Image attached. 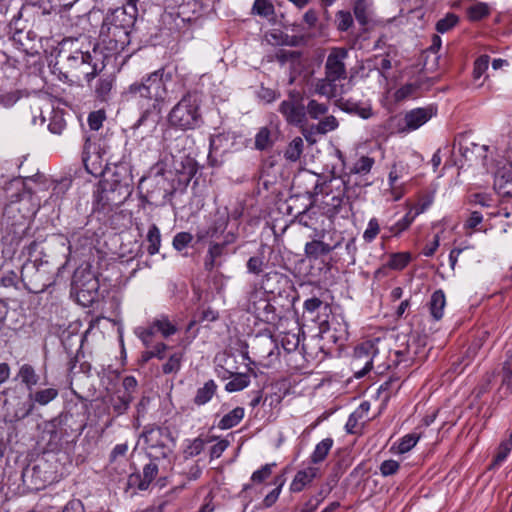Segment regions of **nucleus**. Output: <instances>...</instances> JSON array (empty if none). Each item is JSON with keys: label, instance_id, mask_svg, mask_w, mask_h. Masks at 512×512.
Here are the masks:
<instances>
[{"label": "nucleus", "instance_id": "obj_45", "mask_svg": "<svg viewBox=\"0 0 512 512\" xmlns=\"http://www.w3.org/2000/svg\"><path fill=\"white\" fill-rule=\"evenodd\" d=\"M271 145L270 131L267 128H262L256 134L255 146L259 150H264Z\"/></svg>", "mask_w": 512, "mask_h": 512}, {"label": "nucleus", "instance_id": "obj_42", "mask_svg": "<svg viewBox=\"0 0 512 512\" xmlns=\"http://www.w3.org/2000/svg\"><path fill=\"white\" fill-rule=\"evenodd\" d=\"M193 240V235L189 232H179L174 238L172 245L175 250L182 251L185 249Z\"/></svg>", "mask_w": 512, "mask_h": 512}, {"label": "nucleus", "instance_id": "obj_27", "mask_svg": "<svg viewBox=\"0 0 512 512\" xmlns=\"http://www.w3.org/2000/svg\"><path fill=\"white\" fill-rule=\"evenodd\" d=\"M136 336L142 341L145 347H150L153 343V337L158 334L154 328V320L147 326H140L135 329Z\"/></svg>", "mask_w": 512, "mask_h": 512}, {"label": "nucleus", "instance_id": "obj_1", "mask_svg": "<svg viewBox=\"0 0 512 512\" xmlns=\"http://www.w3.org/2000/svg\"><path fill=\"white\" fill-rule=\"evenodd\" d=\"M172 79V72L165 69L156 70L131 84L125 94L128 100L136 102L146 112L160 109L167 97L166 83Z\"/></svg>", "mask_w": 512, "mask_h": 512}, {"label": "nucleus", "instance_id": "obj_54", "mask_svg": "<svg viewBox=\"0 0 512 512\" xmlns=\"http://www.w3.org/2000/svg\"><path fill=\"white\" fill-rule=\"evenodd\" d=\"M405 167L401 164H393L388 175V184H398L397 181L404 175Z\"/></svg>", "mask_w": 512, "mask_h": 512}, {"label": "nucleus", "instance_id": "obj_60", "mask_svg": "<svg viewBox=\"0 0 512 512\" xmlns=\"http://www.w3.org/2000/svg\"><path fill=\"white\" fill-rule=\"evenodd\" d=\"M104 115L102 112H93L88 117V124L92 130H98L103 123Z\"/></svg>", "mask_w": 512, "mask_h": 512}, {"label": "nucleus", "instance_id": "obj_8", "mask_svg": "<svg viewBox=\"0 0 512 512\" xmlns=\"http://www.w3.org/2000/svg\"><path fill=\"white\" fill-rule=\"evenodd\" d=\"M217 362L219 366H222L224 373L223 378L230 377L225 385V390L228 392H237L245 389L250 384V378L247 374L236 373L234 364V358L231 355L222 354L217 356Z\"/></svg>", "mask_w": 512, "mask_h": 512}, {"label": "nucleus", "instance_id": "obj_16", "mask_svg": "<svg viewBox=\"0 0 512 512\" xmlns=\"http://www.w3.org/2000/svg\"><path fill=\"white\" fill-rule=\"evenodd\" d=\"M225 254V243L211 242L204 260L205 268L212 270L214 267L219 266V259Z\"/></svg>", "mask_w": 512, "mask_h": 512}, {"label": "nucleus", "instance_id": "obj_3", "mask_svg": "<svg viewBox=\"0 0 512 512\" xmlns=\"http://www.w3.org/2000/svg\"><path fill=\"white\" fill-rule=\"evenodd\" d=\"M133 16L124 8L109 12L102 23L100 37L111 45L112 49L122 50L130 42L129 35L133 26Z\"/></svg>", "mask_w": 512, "mask_h": 512}, {"label": "nucleus", "instance_id": "obj_7", "mask_svg": "<svg viewBox=\"0 0 512 512\" xmlns=\"http://www.w3.org/2000/svg\"><path fill=\"white\" fill-rule=\"evenodd\" d=\"M246 309L261 322L272 323L276 320L275 308L269 301L268 293L262 288L250 293Z\"/></svg>", "mask_w": 512, "mask_h": 512}, {"label": "nucleus", "instance_id": "obj_30", "mask_svg": "<svg viewBox=\"0 0 512 512\" xmlns=\"http://www.w3.org/2000/svg\"><path fill=\"white\" fill-rule=\"evenodd\" d=\"M58 395V391L54 388H46L35 393H29V398L39 405H47Z\"/></svg>", "mask_w": 512, "mask_h": 512}, {"label": "nucleus", "instance_id": "obj_49", "mask_svg": "<svg viewBox=\"0 0 512 512\" xmlns=\"http://www.w3.org/2000/svg\"><path fill=\"white\" fill-rule=\"evenodd\" d=\"M483 221V216L477 211L470 213L469 217L464 223V229L468 235H471L472 231Z\"/></svg>", "mask_w": 512, "mask_h": 512}, {"label": "nucleus", "instance_id": "obj_20", "mask_svg": "<svg viewBox=\"0 0 512 512\" xmlns=\"http://www.w3.org/2000/svg\"><path fill=\"white\" fill-rule=\"evenodd\" d=\"M245 415V410L242 407H236L229 413L225 414L218 422V428L221 430H227L235 427L240 423Z\"/></svg>", "mask_w": 512, "mask_h": 512}, {"label": "nucleus", "instance_id": "obj_28", "mask_svg": "<svg viewBox=\"0 0 512 512\" xmlns=\"http://www.w3.org/2000/svg\"><path fill=\"white\" fill-rule=\"evenodd\" d=\"M304 141L300 137L294 138L285 150L284 156L288 161L295 162L300 159L303 152Z\"/></svg>", "mask_w": 512, "mask_h": 512}, {"label": "nucleus", "instance_id": "obj_51", "mask_svg": "<svg viewBox=\"0 0 512 512\" xmlns=\"http://www.w3.org/2000/svg\"><path fill=\"white\" fill-rule=\"evenodd\" d=\"M345 110L354 112L363 119H368L372 116V109L369 105L351 104V106L344 107Z\"/></svg>", "mask_w": 512, "mask_h": 512}, {"label": "nucleus", "instance_id": "obj_23", "mask_svg": "<svg viewBox=\"0 0 512 512\" xmlns=\"http://www.w3.org/2000/svg\"><path fill=\"white\" fill-rule=\"evenodd\" d=\"M17 377L26 385L29 391H32L33 387L37 385L39 380V376L36 374L34 368L29 364H24L20 367Z\"/></svg>", "mask_w": 512, "mask_h": 512}, {"label": "nucleus", "instance_id": "obj_37", "mask_svg": "<svg viewBox=\"0 0 512 512\" xmlns=\"http://www.w3.org/2000/svg\"><path fill=\"white\" fill-rule=\"evenodd\" d=\"M459 21L458 16L453 13H448L444 18L440 19L436 24V30L439 33H446L457 25Z\"/></svg>", "mask_w": 512, "mask_h": 512}, {"label": "nucleus", "instance_id": "obj_36", "mask_svg": "<svg viewBox=\"0 0 512 512\" xmlns=\"http://www.w3.org/2000/svg\"><path fill=\"white\" fill-rule=\"evenodd\" d=\"M158 474V467L155 463L150 462L149 464L145 465L143 468V479L141 480L139 484V488L141 490L146 489L151 481L156 477Z\"/></svg>", "mask_w": 512, "mask_h": 512}, {"label": "nucleus", "instance_id": "obj_6", "mask_svg": "<svg viewBox=\"0 0 512 512\" xmlns=\"http://www.w3.org/2000/svg\"><path fill=\"white\" fill-rule=\"evenodd\" d=\"M143 442L147 453L154 458L165 457L171 451L173 438L164 428L154 427L147 429L140 436L139 443Z\"/></svg>", "mask_w": 512, "mask_h": 512}, {"label": "nucleus", "instance_id": "obj_48", "mask_svg": "<svg viewBox=\"0 0 512 512\" xmlns=\"http://www.w3.org/2000/svg\"><path fill=\"white\" fill-rule=\"evenodd\" d=\"M113 401V408L118 414H122L124 411L127 410L130 402L132 401V395L129 394H122L118 395L117 399H112Z\"/></svg>", "mask_w": 512, "mask_h": 512}, {"label": "nucleus", "instance_id": "obj_44", "mask_svg": "<svg viewBox=\"0 0 512 512\" xmlns=\"http://www.w3.org/2000/svg\"><path fill=\"white\" fill-rule=\"evenodd\" d=\"M307 111L312 118L318 119L328 112V106L323 103H318L316 100H311L308 103Z\"/></svg>", "mask_w": 512, "mask_h": 512}, {"label": "nucleus", "instance_id": "obj_43", "mask_svg": "<svg viewBox=\"0 0 512 512\" xmlns=\"http://www.w3.org/2000/svg\"><path fill=\"white\" fill-rule=\"evenodd\" d=\"M343 202V195L338 193L337 195H326L323 204L327 207V213H337Z\"/></svg>", "mask_w": 512, "mask_h": 512}, {"label": "nucleus", "instance_id": "obj_32", "mask_svg": "<svg viewBox=\"0 0 512 512\" xmlns=\"http://www.w3.org/2000/svg\"><path fill=\"white\" fill-rule=\"evenodd\" d=\"M66 128V121L61 111H53L48 124V129L53 134H61Z\"/></svg>", "mask_w": 512, "mask_h": 512}, {"label": "nucleus", "instance_id": "obj_55", "mask_svg": "<svg viewBox=\"0 0 512 512\" xmlns=\"http://www.w3.org/2000/svg\"><path fill=\"white\" fill-rule=\"evenodd\" d=\"M367 7L368 6L365 0H358L355 3L354 14L361 24H365L367 21Z\"/></svg>", "mask_w": 512, "mask_h": 512}, {"label": "nucleus", "instance_id": "obj_57", "mask_svg": "<svg viewBox=\"0 0 512 512\" xmlns=\"http://www.w3.org/2000/svg\"><path fill=\"white\" fill-rule=\"evenodd\" d=\"M416 90H417V86L415 84H413V83L406 84L396 91L395 98L397 100H403L407 97L414 95Z\"/></svg>", "mask_w": 512, "mask_h": 512}, {"label": "nucleus", "instance_id": "obj_31", "mask_svg": "<svg viewBox=\"0 0 512 512\" xmlns=\"http://www.w3.org/2000/svg\"><path fill=\"white\" fill-rule=\"evenodd\" d=\"M490 14V7L485 2H477L467 9L468 18L472 21H479Z\"/></svg>", "mask_w": 512, "mask_h": 512}, {"label": "nucleus", "instance_id": "obj_19", "mask_svg": "<svg viewBox=\"0 0 512 512\" xmlns=\"http://www.w3.org/2000/svg\"><path fill=\"white\" fill-rule=\"evenodd\" d=\"M369 409L370 404L368 402H363L353 413H351L345 426L348 433H356L359 421L364 422Z\"/></svg>", "mask_w": 512, "mask_h": 512}, {"label": "nucleus", "instance_id": "obj_33", "mask_svg": "<svg viewBox=\"0 0 512 512\" xmlns=\"http://www.w3.org/2000/svg\"><path fill=\"white\" fill-rule=\"evenodd\" d=\"M183 358L182 352H175L170 355L167 362L163 365L162 371L164 374L177 373L180 370Z\"/></svg>", "mask_w": 512, "mask_h": 512}, {"label": "nucleus", "instance_id": "obj_50", "mask_svg": "<svg viewBox=\"0 0 512 512\" xmlns=\"http://www.w3.org/2000/svg\"><path fill=\"white\" fill-rule=\"evenodd\" d=\"M338 127V122L334 116H327L321 120L317 125V131L320 133H327L333 131Z\"/></svg>", "mask_w": 512, "mask_h": 512}, {"label": "nucleus", "instance_id": "obj_62", "mask_svg": "<svg viewBox=\"0 0 512 512\" xmlns=\"http://www.w3.org/2000/svg\"><path fill=\"white\" fill-rule=\"evenodd\" d=\"M282 486L283 482L281 481L279 482L278 486L275 489H273L268 495H266L263 501L266 507H270L276 502L281 493Z\"/></svg>", "mask_w": 512, "mask_h": 512}, {"label": "nucleus", "instance_id": "obj_5", "mask_svg": "<svg viewBox=\"0 0 512 512\" xmlns=\"http://www.w3.org/2000/svg\"><path fill=\"white\" fill-rule=\"evenodd\" d=\"M99 289V282L89 267H79L75 270L72 280V293L83 306L92 303Z\"/></svg>", "mask_w": 512, "mask_h": 512}, {"label": "nucleus", "instance_id": "obj_9", "mask_svg": "<svg viewBox=\"0 0 512 512\" xmlns=\"http://www.w3.org/2000/svg\"><path fill=\"white\" fill-rule=\"evenodd\" d=\"M376 352L377 350L371 341H366L355 349V357L352 365L355 370L356 378L365 376L371 370Z\"/></svg>", "mask_w": 512, "mask_h": 512}, {"label": "nucleus", "instance_id": "obj_21", "mask_svg": "<svg viewBox=\"0 0 512 512\" xmlns=\"http://www.w3.org/2000/svg\"><path fill=\"white\" fill-rule=\"evenodd\" d=\"M445 305L444 292L442 290L435 291L430 299V312L435 320H440L443 317Z\"/></svg>", "mask_w": 512, "mask_h": 512}, {"label": "nucleus", "instance_id": "obj_14", "mask_svg": "<svg viewBox=\"0 0 512 512\" xmlns=\"http://www.w3.org/2000/svg\"><path fill=\"white\" fill-rule=\"evenodd\" d=\"M494 189L502 197H512V168H503L495 176Z\"/></svg>", "mask_w": 512, "mask_h": 512}, {"label": "nucleus", "instance_id": "obj_18", "mask_svg": "<svg viewBox=\"0 0 512 512\" xmlns=\"http://www.w3.org/2000/svg\"><path fill=\"white\" fill-rule=\"evenodd\" d=\"M265 38L267 42L272 45L281 46H296L298 38L294 35H288L280 29H273L266 33Z\"/></svg>", "mask_w": 512, "mask_h": 512}, {"label": "nucleus", "instance_id": "obj_10", "mask_svg": "<svg viewBox=\"0 0 512 512\" xmlns=\"http://www.w3.org/2000/svg\"><path fill=\"white\" fill-rule=\"evenodd\" d=\"M436 113V110L429 107L415 108L407 111L403 116V125H399V132H411L417 130L427 123Z\"/></svg>", "mask_w": 512, "mask_h": 512}, {"label": "nucleus", "instance_id": "obj_56", "mask_svg": "<svg viewBox=\"0 0 512 512\" xmlns=\"http://www.w3.org/2000/svg\"><path fill=\"white\" fill-rule=\"evenodd\" d=\"M399 469V463L395 460H385L380 465V472L383 476L395 474Z\"/></svg>", "mask_w": 512, "mask_h": 512}, {"label": "nucleus", "instance_id": "obj_2", "mask_svg": "<svg viewBox=\"0 0 512 512\" xmlns=\"http://www.w3.org/2000/svg\"><path fill=\"white\" fill-rule=\"evenodd\" d=\"M348 51L344 48L331 49L325 63V78L319 79L315 84V92L329 99L342 97L349 90L345 60Z\"/></svg>", "mask_w": 512, "mask_h": 512}, {"label": "nucleus", "instance_id": "obj_17", "mask_svg": "<svg viewBox=\"0 0 512 512\" xmlns=\"http://www.w3.org/2000/svg\"><path fill=\"white\" fill-rule=\"evenodd\" d=\"M424 210V206L411 208L402 219L398 220L393 226L390 227V231L395 236L399 235L400 233L408 229L410 225L414 222L415 218L419 214L423 213Z\"/></svg>", "mask_w": 512, "mask_h": 512}, {"label": "nucleus", "instance_id": "obj_64", "mask_svg": "<svg viewBox=\"0 0 512 512\" xmlns=\"http://www.w3.org/2000/svg\"><path fill=\"white\" fill-rule=\"evenodd\" d=\"M388 193L393 201H398L405 193L404 184L389 185Z\"/></svg>", "mask_w": 512, "mask_h": 512}, {"label": "nucleus", "instance_id": "obj_53", "mask_svg": "<svg viewBox=\"0 0 512 512\" xmlns=\"http://www.w3.org/2000/svg\"><path fill=\"white\" fill-rule=\"evenodd\" d=\"M273 466H274V464H266L263 467H261L259 470L255 471L251 477L252 481L261 483L264 480H266L267 478H269L270 475L272 474Z\"/></svg>", "mask_w": 512, "mask_h": 512}, {"label": "nucleus", "instance_id": "obj_4", "mask_svg": "<svg viewBox=\"0 0 512 512\" xmlns=\"http://www.w3.org/2000/svg\"><path fill=\"white\" fill-rule=\"evenodd\" d=\"M200 98L195 93H188L172 108L168 120L171 126L180 130H192L202 123Z\"/></svg>", "mask_w": 512, "mask_h": 512}, {"label": "nucleus", "instance_id": "obj_24", "mask_svg": "<svg viewBox=\"0 0 512 512\" xmlns=\"http://www.w3.org/2000/svg\"><path fill=\"white\" fill-rule=\"evenodd\" d=\"M411 259L412 256L409 252L392 253L389 256L386 266L393 270H402L409 264Z\"/></svg>", "mask_w": 512, "mask_h": 512}, {"label": "nucleus", "instance_id": "obj_58", "mask_svg": "<svg viewBox=\"0 0 512 512\" xmlns=\"http://www.w3.org/2000/svg\"><path fill=\"white\" fill-rule=\"evenodd\" d=\"M19 98L20 97L17 92L0 94V104L5 108H10L19 100Z\"/></svg>", "mask_w": 512, "mask_h": 512}, {"label": "nucleus", "instance_id": "obj_41", "mask_svg": "<svg viewBox=\"0 0 512 512\" xmlns=\"http://www.w3.org/2000/svg\"><path fill=\"white\" fill-rule=\"evenodd\" d=\"M204 441L201 438H195L188 442L184 449V455L186 458L194 457L199 455L204 449Z\"/></svg>", "mask_w": 512, "mask_h": 512}, {"label": "nucleus", "instance_id": "obj_46", "mask_svg": "<svg viewBox=\"0 0 512 512\" xmlns=\"http://www.w3.org/2000/svg\"><path fill=\"white\" fill-rule=\"evenodd\" d=\"M373 67L378 71L379 75L384 77L385 72L391 69L392 63L388 56H375Z\"/></svg>", "mask_w": 512, "mask_h": 512}, {"label": "nucleus", "instance_id": "obj_26", "mask_svg": "<svg viewBox=\"0 0 512 512\" xmlns=\"http://www.w3.org/2000/svg\"><path fill=\"white\" fill-rule=\"evenodd\" d=\"M333 446V440L331 438H325L323 439L322 441H320L313 453L311 454V461L313 464H317V463H320L322 462L327 454L329 453V451L331 450Z\"/></svg>", "mask_w": 512, "mask_h": 512}, {"label": "nucleus", "instance_id": "obj_59", "mask_svg": "<svg viewBox=\"0 0 512 512\" xmlns=\"http://www.w3.org/2000/svg\"><path fill=\"white\" fill-rule=\"evenodd\" d=\"M230 445L229 441L226 439L219 440L216 444L211 447L210 455L211 458H219L222 453L228 448Z\"/></svg>", "mask_w": 512, "mask_h": 512}, {"label": "nucleus", "instance_id": "obj_34", "mask_svg": "<svg viewBox=\"0 0 512 512\" xmlns=\"http://www.w3.org/2000/svg\"><path fill=\"white\" fill-rule=\"evenodd\" d=\"M374 165V159L368 156H362L353 165L351 172L360 175L368 174Z\"/></svg>", "mask_w": 512, "mask_h": 512}, {"label": "nucleus", "instance_id": "obj_61", "mask_svg": "<svg viewBox=\"0 0 512 512\" xmlns=\"http://www.w3.org/2000/svg\"><path fill=\"white\" fill-rule=\"evenodd\" d=\"M190 4V1L187 0H170V7H177L179 16L183 17V20H190V17H186L187 6Z\"/></svg>", "mask_w": 512, "mask_h": 512}, {"label": "nucleus", "instance_id": "obj_12", "mask_svg": "<svg viewBox=\"0 0 512 512\" xmlns=\"http://www.w3.org/2000/svg\"><path fill=\"white\" fill-rule=\"evenodd\" d=\"M335 235L336 241L334 243H326L321 240L307 242L304 248L305 256L310 260H316L338 248L342 244L344 237L341 233H335Z\"/></svg>", "mask_w": 512, "mask_h": 512}, {"label": "nucleus", "instance_id": "obj_25", "mask_svg": "<svg viewBox=\"0 0 512 512\" xmlns=\"http://www.w3.org/2000/svg\"><path fill=\"white\" fill-rule=\"evenodd\" d=\"M217 386L213 380L207 381L203 387L199 388L195 396V403L204 405L209 402L216 392Z\"/></svg>", "mask_w": 512, "mask_h": 512}, {"label": "nucleus", "instance_id": "obj_47", "mask_svg": "<svg viewBox=\"0 0 512 512\" xmlns=\"http://www.w3.org/2000/svg\"><path fill=\"white\" fill-rule=\"evenodd\" d=\"M264 256L257 255L250 257L247 261V270L249 273L259 275L263 271Z\"/></svg>", "mask_w": 512, "mask_h": 512}, {"label": "nucleus", "instance_id": "obj_13", "mask_svg": "<svg viewBox=\"0 0 512 512\" xmlns=\"http://www.w3.org/2000/svg\"><path fill=\"white\" fill-rule=\"evenodd\" d=\"M488 150L489 147L487 145H480L467 140L460 142L458 145L459 154L468 163L481 162L485 165Z\"/></svg>", "mask_w": 512, "mask_h": 512}, {"label": "nucleus", "instance_id": "obj_22", "mask_svg": "<svg viewBox=\"0 0 512 512\" xmlns=\"http://www.w3.org/2000/svg\"><path fill=\"white\" fill-rule=\"evenodd\" d=\"M154 320V328L164 338H168L177 332V326L167 316L160 315Z\"/></svg>", "mask_w": 512, "mask_h": 512}, {"label": "nucleus", "instance_id": "obj_63", "mask_svg": "<svg viewBox=\"0 0 512 512\" xmlns=\"http://www.w3.org/2000/svg\"><path fill=\"white\" fill-rule=\"evenodd\" d=\"M504 383L512 388V354L507 358L504 364Z\"/></svg>", "mask_w": 512, "mask_h": 512}, {"label": "nucleus", "instance_id": "obj_52", "mask_svg": "<svg viewBox=\"0 0 512 512\" xmlns=\"http://www.w3.org/2000/svg\"><path fill=\"white\" fill-rule=\"evenodd\" d=\"M512 450V447L509 446L508 444L504 443V442H501L500 445H499V448H498V451L495 455V458H494V461H493V465L494 466H499L501 465L508 457V455L510 454Z\"/></svg>", "mask_w": 512, "mask_h": 512}, {"label": "nucleus", "instance_id": "obj_29", "mask_svg": "<svg viewBox=\"0 0 512 512\" xmlns=\"http://www.w3.org/2000/svg\"><path fill=\"white\" fill-rule=\"evenodd\" d=\"M147 241L149 243L147 251L150 255H155L159 252L161 245L160 230L156 225L150 226L147 233Z\"/></svg>", "mask_w": 512, "mask_h": 512}, {"label": "nucleus", "instance_id": "obj_35", "mask_svg": "<svg viewBox=\"0 0 512 512\" xmlns=\"http://www.w3.org/2000/svg\"><path fill=\"white\" fill-rule=\"evenodd\" d=\"M420 436L416 433H410L403 436L397 445V452L400 454L409 452L419 441Z\"/></svg>", "mask_w": 512, "mask_h": 512}, {"label": "nucleus", "instance_id": "obj_39", "mask_svg": "<svg viewBox=\"0 0 512 512\" xmlns=\"http://www.w3.org/2000/svg\"><path fill=\"white\" fill-rule=\"evenodd\" d=\"M488 67L489 56L487 55H482L475 61L473 69V78L475 83H477V81L486 73Z\"/></svg>", "mask_w": 512, "mask_h": 512}, {"label": "nucleus", "instance_id": "obj_38", "mask_svg": "<svg viewBox=\"0 0 512 512\" xmlns=\"http://www.w3.org/2000/svg\"><path fill=\"white\" fill-rule=\"evenodd\" d=\"M379 232H380V225H379L378 220L376 218H371L368 221L365 231L363 232V240L366 243H371L376 239Z\"/></svg>", "mask_w": 512, "mask_h": 512}, {"label": "nucleus", "instance_id": "obj_40", "mask_svg": "<svg viewBox=\"0 0 512 512\" xmlns=\"http://www.w3.org/2000/svg\"><path fill=\"white\" fill-rule=\"evenodd\" d=\"M253 12L260 16H270L274 13V6L271 0H255Z\"/></svg>", "mask_w": 512, "mask_h": 512}, {"label": "nucleus", "instance_id": "obj_15", "mask_svg": "<svg viewBox=\"0 0 512 512\" xmlns=\"http://www.w3.org/2000/svg\"><path fill=\"white\" fill-rule=\"evenodd\" d=\"M319 474V469L314 466H309L296 473L294 479L290 484L292 492L302 491L308 484H310Z\"/></svg>", "mask_w": 512, "mask_h": 512}, {"label": "nucleus", "instance_id": "obj_11", "mask_svg": "<svg viewBox=\"0 0 512 512\" xmlns=\"http://www.w3.org/2000/svg\"><path fill=\"white\" fill-rule=\"evenodd\" d=\"M280 112L291 124H301L305 119V108L298 94H291L280 105Z\"/></svg>", "mask_w": 512, "mask_h": 512}]
</instances>
